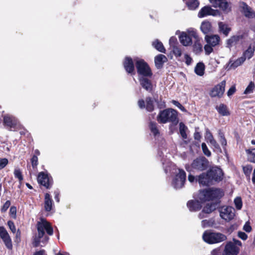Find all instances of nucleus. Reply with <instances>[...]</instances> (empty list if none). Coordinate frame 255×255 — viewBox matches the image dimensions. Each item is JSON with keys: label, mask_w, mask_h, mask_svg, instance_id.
<instances>
[{"label": "nucleus", "mask_w": 255, "mask_h": 255, "mask_svg": "<svg viewBox=\"0 0 255 255\" xmlns=\"http://www.w3.org/2000/svg\"><path fill=\"white\" fill-rule=\"evenodd\" d=\"M211 255H225L221 250L218 248L214 249L211 253Z\"/></svg>", "instance_id": "5fc2aeb1"}, {"label": "nucleus", "mask_w": 255, "mask_h": 255, "mask_svg": "<svg viewBox=\"0 0 255 255\" xmlns=\"http://www.w3.org/2000/svg\"><path fill=\"white\" fill-rule=\"evenodd\" d=\"M14 242L17 244H19L21 242V232L19 229H18L16 232Z\"/></svg>", "instance_id": "4d7b16f0"}, {"label": "nucleus", "mask_w": 255, "mask_h": 255, "mask_svg": "<svg viewBox=\"0 0 255 255\" xmlns=\"http://www.w3.org/2000/svg\"><path fill=\"white\" fill-rule=\"evenodd\" d=\"M8 160L6 158H0V170L4 168L8 164Z\"/></svg>", "instance_id": "864d4df0"}, {"label": "nucleus", "mask_w": 255, "mask_h": 255, "mask_svg": "<svg viewBox=\"0 0 255 255\" xmlns=\"http://www.w3.org/2000/svg\"><path fill=\"white\" fill-rule=\"evenodd\" d=\"M187 129V127L183 123L181 122L179 124L180 133L183 139H186L187 138V135L186 132Z\"/></svg>", "instance_id": "c9c22d12"}, {"label": "nucleus", "mask_w": 255, "mask_h": 255, "mask_svg": "<svg viewBox=\"0 0 255 255\" xmlns=\"http://www.w3.org/2000/svg\"><path fill=\"white\" fill-rule=\"evenodd\" d=\"M170 113H159L157 117V121L160 124H165L169 122V116Z\"/></svg>", "instance_id": "c85d7f7f"}, {"label": "nucleus", "mask_w": 255, "mask_h": 255, "mask_svg": "<svg viewBox=\"0 0 255 255\" xmlns=\"http://www.w3.org/2000/svg\"><path fill=\"white\" fill-rule=\"evenodd\" d=\"M188 33L182 32L179 37L180 43L184 46H188L192 44L191 37L198 38V36L195 31H188Z\"/></svg>", "instance_id": "6e6552de"}, {"label": "nucleus", "mask_w": 255, "mask_h": 255, "mask_svg": "<svg viewBox=\"0 0 255 255\" xmlns=\"http://www.w3.org/2000/svg\"><path fill=\"white\" fill-rule=\"evenodd\" d=\"M149 127L151 132L155 137L159 134V131L155 122H150L149 123Z\"/></svg>", "instance_id": "473e14b6"}, {"label": "nucleus", "mask_w": 255, "mask_h": 255, "mask_svg": "<svg viewBox=\"0 0 255 255\" xmlns=\"http://www.w3.org/2000/svg\"><path fill=\"white\" fill-rule=\"evenodd\" d=\"M37 181L40 185L47 189H50L53 184L52 177L44 172L39 173L37 176Z\"/></svg>", "instance_id": "9b49d317"}, {"label": "nucleus", "mask_w": 255, "mask_h": 255, "mask_svg": "<svg viewBox=\"0 0 255 255\" xmlns=\"http://www.w3.org/2000/svg\"><path fill=\"white\" fill-rule=\"evenodd\" d=\"M225 86L226 81L223 80L210 90L209 93L210 96L211 97H222L225 92Z\"/></svg>", "instance_id": "f8f14e48"}, {"label": "nucleus", "mask_w": 255, "mask_h": 255, "mask_svg": "<svg viewBox=\"0 0 255 255\" xmlns=\"http://www.w3.org/2000/svg\"><path fill=\"white\" fill-rule=\"evenodd\" d=\"M213 6L216 8L219 7L222 10L228 12L231 10L229 4L226 0H209Z\"/></svg>", "instance_id": "dca6fc26"}, {"label": "nucleus", "mask_w": 255, "mask_h": 255, "mask_svg": "<svg viewBox=\"0 0 255 255\" xmlns=\"http://www.w3.org/2000/svg\"><path fill=\"white\" fill-rule=\"evenodd\" d=\"M124 66L126 71L131 73L134 71V65L132 60L130 57H126L124 62Z\"/></svg>", "instance_id": "4be33fe9"}, {"label": "nucleus", "mask_w": 255, "mask_h": 255, "mask_svg": "<svg viewBox=\"0 0 255 255\" xmlns=\"http://www.w3.org/2000/svg\"><path fill=\"white\" fill-rule=\"evenodd\" d=\"M205 40L208 44L215 47L219 45L220 37L217 34L206 35Z\"/></svg>", "instance_id": "6ab92c4d"}, {"label": "nucleus", "mask_w": 255, "mask_h": 255, "mask_svg": "<svg viewBox=\"0 0 255 255\" xmlns=\"http://www.w3.org/2000/svg\"><path fill=\"white\" fill-rule=\"evenodd\" d=\"M255 51V45L250 44L248 49L244 52L242 57H244L245 60L246 59H250L254 56Z\"/></svg>", "instance_id": "b1692460"}, {"label": "nucleus", "mask_w": 255, "mask_h": 255, "mask_svg": "<svg viewBox=\"0 0 255 255\" xmlns=\"http://www.w3.org/2000/svg\"><path fill=\"white\" fill-rule=\"evenodd\" d=\"M176 41H177L176 38L175 37L172 36V37H170V38L169 39V44L171 46H173V47H174V46H175V44Z\"/></svg>", "instance_id": "69168bd1"}, {"label": "nucleus", "mask_w": 255, "mask_h": 255, "mask_svg": "<svg viewBox=\"0 0 255 255\" xmlns=\"http://www.w3.org/2000/svg\"><path fill=\"white\" fill-rule=\"evenodd\" d=\"M36 227L38 235L34 238L32 242L33 246L35 248L39 246L40 243L41 242V239L45 235L44 230L49 236H51L53 234V229L51 225L45 219L41 218L40 222H37Z\"/></svg>", "instance_id": "7ed1b4c3"}, {"label": "nucleus", "mask_w": 255, "mask_h": 255, "mask_svg": "<svg viewBox=\"0 0 255 255\" xmlns=\"http://www.w3.org/2000/svg\"><path fill=\"white\" fill-rule=\"evenodd\" d=\"M188 179L190 182L193 183L195 180H196V177H195L193 175L190 174L188 175Z\"/></svg>", "instance_id": "338daca9"}, {"label": "nucleus", "mask_w": 255, "mask_h": 255, "mask_svg": "<svg viewBox=\"0 0 255 255\" xmlns=\"http://www.w3.org/2000/svg\"><path fill=\"white\" fill-rule=\"evenodd\" d=\"M219 135H220V141L222 145L223 146V147L224 148V149L225 150V147L227 145V143L226 139L223 133L220 132V133H219Z\"/></svg>", "instance_id": "de8ad7c7"}, {"label": "nucleus", "mask_w": 255, "mask_h": 255, "mask_svg": "<svg viewBox=\"0 0 255 255\" xmlns=\"http://www.w3.org/2000/svg\"><path fill=\"white\" fill-rule=\"evenodd\" d=\"M205 66L203 63H198L196 66L194 71L195 73L200 76H202L204 74Z\"/></svg>", "instance_id": "2f4dec72"}, {"label": "nucleus", "mask_w": 255, "mask_h": 255, "mask_svg": "<svg viewBox=\"0 0 255 255\" xmlns=\"http://www.w3.org/2000/svg\"><path fill=\"white\" fill-rule=\"evenodd\" d=\"M246 152L249 155L250 161L255 163V148L247 149Z\"/></svg>", "instance_id": "ea45409f"}, {"label": "nucleus", "mask_w": 255, "mask_h": 255, "mask_svg": "<svg viewBox=\"0 0 255 255\" xmlns=\"http://www.w3.org/2000/svg\"><path fill=\"white\" fill-rule=\"evenodd\" d=\"M33 255H46L45 251L44 250H41L39 251L35 252Z\"/></svg>", "instance_id": "774afa93"}, {"label": "nucleus", "mask_w": 255, "mask_h": 255, "mask_svg": "<svg viewBox=\"0 0 255 255\" xmlns=\"http://www.w3.org/2000/svg\"><path fill=\"white\" fill-rule=\"evenodd\" d=\"M238 236L243 240H246L248 239V235L243 232L239 231L238 233Z\"/></svg>", "instance_id": "bf43d9fd"}, {"label": "nucleus", "mask_w": 255, "mask_h": 255, "mask_svg": "<svg viewBox=\"0 0 255 255\" xmlns=\"http://www.w3.org/2000/svg\"><path fill=\"white\" fill-rule=\"evenodd\" d=\"M252 169H253L252 166L250 165H248L246 166L243 167L244 173L247 176H249V177L250 176V175L252 172Z\"/></svg>", "instance_id": "37998d69"}, {"label": "nucleus", "mask_w": 255, "mask_h": 255, "mask_svg": "<svg viewBox=\"0 0 255 255\" xmlns=\"http://www.w3.org/2000/svg\"><path fill=\"white\" fill-rule=\"evenodd\" d=\"M146 108L149 110H152L153 109V101L150 97L146 98Z\"/></svg>", "instance_id": "09e8293b"}, {"label": "nucleus", "mask_w": 255, "mask_h": 255, "mask_svg": "<svg viewBox=\"0 0 255 255\" xmlns=\"http://www.w3.org/2000/svg\"><path fill=\"white\" fill-rule=\"evenodd\" d=\"M240 7L242 9V12L246 17L253 18L255 16V13L252 8L249 6L246 3L242 2L240 4Z\"/></svg>", "instance_id": "412c9836"}, {"label": "nucleus", "mask_w": 255, "mask_h": 255, "mask_svg": "<svg viewBox=\"0 0 255 255\" xmlns=\"http://www.w3.org/2000/svg\"><path fill=\"white\" fill-rule=\"evenodd\" d=\"M243 230L247 233H250L252 230V228L250 225L249 221L247 222L243 227Z\"/></svg>", "instance_id": "6e6d98bb"}, {"label": "nucleus", "mask_w": 255, "mask_h": 255, "mask_svg": "<svg viewBox=\"0 0 255 255\" xmlns=\"http://www.w3.org/2000/svg\"><path fill=\"white\" fill-rule=\"evenodd\" d=\"M208 139L209 140V141L210 142V143L217 149H219L221 150V148H220V145H219V144L217 143V142L216 141V140L213 137V136L212 135V134L210 133H209V136L208 137Z\"/></svg>", "instance_id": "58836bf2"}, {"label": "nucleus", "mask_w": 255, "mask_h": 255, "mask_svg": "<svg viewBox=\"0 0 255 255\" xmlns=\"http://www.w3.org/2000/svg\"><path fill=\"white\" fill-rule=\"evenodd\" d=\"M221 199L219 200H214L210 203H208L204 206L202 212L205 214H211L217 209H219Z\"/></svg>", "instance_id": "4468645a"}, {"label": "nucleus", "mask_w": 255, "mask_h": 255, "mask_svg": "<svg viewBox=\"0 0 255 255\" xmlns=\"http://www.w3.org/2000/svg\"><path fill=\"white\" fill-rule=\"evenodd\" d=\"M172 103L176 107H177L179 110L181 111H184V107L178 102L176 101L173 100Z\"/></svg>", "instance_id": "0e129e2a"}, {"label": "nucleus", "mask_w": 255, "mask_h": 255, "mask_svg": "<svg viewBox=\"0 0 255 255\" xmlns=\"http://www.w3.org/2000/svg\"><path fill=\"white\" fill-rule=\"evenodd\" d=\"M186 4L189 9L194 10L199 6V2L198 0H188L186 1Z\"/></svg>", "instance_id": "72a5a7b5"}, {"label": "nucleus", "mask_w": 255, "mask_h": 255, "mask_svg": "<svg viewBox=\"0 0 255 255\" xmlns=\"http://www.w3.org/2000/svg\"><path fill=\"white\" fill-rule=\"evenodd\" d=\"M166 57L162 54H158L154 58V62L156 67L157 68H160L163 64L167 61Z\"/></svg>", "instance_id": "393cba45"}, {"label": "nucleus", "mask_w": 255, "mask_h": 255, "mask_svg": "<svg viewBox=\"0 0 255 255\" xmlns=\"http://www.w3.org/2000/svg\"><path fill=\"white\" fill-rule=\"evenodd\" d=\"M196 39V41L193 45V50L196 54H199L202 51V45L198 40V38Z\"/></svg>", "instance_id": "e433bc0d"}, {"label": "nucleus", "mask_w": 255, "mask_h": 255, "mask_svg": "<svg viewBox=\"0 0 255 255\" xmlns=\"http://www.w3.org/2000/svg\"><path fill=\"white\" fill-rule=\"evenodd\" d=\"M236 91V88L234 86L231 87L227 92V95L229 97L233 95Z\"/></svg>", "instance_id": "e2e57ef3"}, {"label": "nucleus", "mask_w": 255, "mask_h": 255, "mask_svg": "<svg viewBox=\"0 0 255 255\" xmlns=\"http://www.w3.org/2000/svg\"><path fill=\"white\" fill-rule=\"evenodd\" d=\"M171 115L169 116V122H172L175 125H177L179 120L178 119V113H171Z\"/></svg>", "instance_id": "4c0bfd02"}, {"label": "nucleus", "mask_w": 255, "mask_h": 255, "mask_svg": "<svg viewBox=\"0 0 255 255\" xmlns=\"http://www.w3.org/2000/svg\"><path fill=\"white\" fill-rule=\"evenodd\" d=\"M240 249L230 241L226 244L223 253L225 255H238Z\"/></svg>", "instance_id": "2eb2a0df"}, {"label": "nucleus", "mask_w": 255, "mask_h": 255, "mask_svg": "<svg viewBox=\"0 0 255 255\" xmlns=\"http://www.w3.org/2000/svg\"><path fill=\"white\" fill-rule=\"evenodd\" d=\"M53 204V201L50 194L49 193H46L44 195V207L45 211H51L52 209Z\"/></svg>", "instance_id": "aec40b11"}, {"label": "nucleus", "mask_w": 255, "mask_h": 255, "mask_svg": "<svg viewBox=\"0 0 255 255\" xmlns=\"http://www.w3.org/2000/svg\"><path fill=\"white\" fill-rule=\"evenodd\" d=\"M242 38L240 35H235L231 37L227 40V44L228 47L230 48L237 44L239 41Z\"/></svg>", "instance_id": "bb28decb"}, {"label": "nucleus", "mask_w": 255, "mask_h": 255, "mask_svg": "<svg viewBox=\"0 0 255 255\" xmlns=\"http://www.w3.org/2000/svg\"><path fill=\"white\" fill-rule=\"evenodd\" d=\"M201 30L206 35L209 33L212 32V26L210 22L205 20L202 22L200 26Z\"/></svg>", "instance_id": "5701e85b"}, {"label": "nucleus", "mask_w": 255, "mask_h": 255, "mask_svg": "<svg viewBox=\"0 0 255 255\" xmlns=\"http://www.w3.org/2000/svg\"><path fill=\"white\" fill-rule=\"evenodd\" d=\"M235 207L237 210H241L243 206L242 198L240 197H237L234 199Z\"/></svg>", "instance_id": "a19ab883"}, {"label": "nucleus", "mask_w": 255, "mask_h": 255, "mask_svg": "<svg viewBox=\"0 0 255 255\" xmlns=\"http://www.w3.org/2000/svg\"><path fill=\"white\" fill-rule=\"evenodd\" d=\"M224 173L220 167L210 166L205 172L196 176V182L200 185L209 187L219 183L223 179Z\"/></svg>", "instance_id": "f257e3e1"}, {"label": "nucleus", "mask_w": 255, "mask_h": 255, "mask_svg": "<svg viewBox=\"0 0 255 255\" xmlns=\"http://www.w3.org/2000/svg\"><path fill=\"white\" fill-rule=\"evenodd\" d=\"M224 195V192L220 188H209L199 191L197 198L201 203L214 201L221 199Z\"/></svg>", "instance_id": "f03ea898"}, {"label": "nucleus", "mask_w": 255, "mask_h": 255, "mask_svg": "<svg viewBox=\"0 0 255 255\" xmlns=\"http://www.w3.org/2000/svg\"><path fill=\"white\" fill-rule=\"evenodd\" d=\"M184 57L185 59V63L187 65H189L191 64L192 61V58L187 54H185Z\"/></svg>", "instance_id": "680f3d73"}, {"label": "nucleus", "mask_w": 255, "mask_h": 255, "mask_svg": "<svg viewBox=\"0 0 255 255\" xmlns=\"http://www.w3.org/2000/svg\"><path fill=\"white\" fill-rule=\"evenodd\" d=\"M213 46H212L211 45L207 43V44L204 46L205 54L206 55H209L211 53H212L213 51Z\"/></svg>", "instance_id": "49530a36"}, {"label": "nucleus", "mask_w": 255, "mask_h": 255, "mask_svg": "<svg viewBox=\"0 0 255 255\" xmlns=\"http://www.w3.org/2000/svg\"><path fill=\"white\" fill-rule=\"evenodd\" d=\"M135 65L139 74L145 77H150L152 75V72L150 68L143 60H135Z\"/></svg>", "instance_id": "9d476101"}, {"label": "nucleus", "mask_w": 255, "mask_h": 255, "mask_svg": "<svg viewBox=\"0 0 255 255\" xmlns=\"http://www.w3.org/2000/svg\"><path fill=\"white\" fill-rule=\"evenodd\" d=\"M15 178L18 180L20 184H21L23 180V176L21 170L19 168H15L13 171Z\"/></svg>", "instance_id": "f704fd0d"}, {"label": "nucleus", "mask_w": 255, "mask_h": 255, "mask_svg": "<svg viewBox=\"0 0 255 255\" xmlns=\"http://www.w3.org/2000/svg\"><path fill=\"white\" fill-rule=\"evenodd\" d=\"M0 238L8 250L12 249L13 246L11 238L5 228L3 226H0Z\"/></svg>", "instance_id": "ddd939ff"}, {"label": "nucleus", "mask_w": 255, "mask_h": 255, "mask_svg": "<svg viewBox=\"0 0 255 255\" xmlns=\"http://www.w3.org/2000/svg\"><path fill=\"white\" fill-rule=\"evenodd\" d=\"M220 216L227 222L233 220L235 216V210L231 206H223L219 209Z\"/></svg>", "instance_id": "1a4fd4ad"}, {"label": "nucleus", "mask_w": 255, "mask_h": 255, "mask_svg": "<svg viewBox=\"0 0 255 255\" xmlns=\"http://www.w3.org/2000/svg\"><path fill=\"white\" fill-rule=\"evenodd\" d=\"M187 207L191 212H196L200 210L202 207V203L199 200H190L187 203Z\"/></svg>", "instance_id": "f3484780"}, {"label": "nucleus", "mask_w": 255, "mask_h": 255, "mask_svg": "<svg viewBox=\"0 0 255 255\" xmlns=\"http://www.w3.org/2000/svg\"><path fill=\"white\" fill-rule=\"evenodd\" d=\"M173 52L176 57H180L182 55V51L178 47L174 46L173 47Z\"/></svg>", "instance_id": "8fccbe9b"}, {"label": "nucleus", "mask_w": 255, "mask_h": 255, "mask_svg": "<svg viewBox=\"0 0 255 255\" xmlns=\"http://www.w3.org/2000/svg\"><path fill=\"white\" fill-rule=\"evenodd\" d=\"M218 11L211 8L209 6H205L202 8L198 12V16L202 18L208 15H215Z\"/></svg>", "instance_id": "a211bd4d"}, {"label": "nucleus", "mask_w": 255, "mask_h": 255, "mask_svg": "<svg viewBox=\"0 0 255 255\" xmlns=\"http://www.w3.org/2000/svg\"><path fill=\"white\" fill-rule=\"evenodd\" d=\"M218 26L219 32L223 33L226 36H228L231 30V28L228 25L223 22H219L218 23Z\"/></svg>", "instance_id": "cd10ccee"}, {"label": "nucleus", "mask_w": 255, "mask_h": 255, "mask_svg": "<svg viewBox=\"0 0 255 255\" xmlns=\"http://www.w3.org/2000/svg\"><path fill=\"white\" fill-rule=\"evenodd\" d=\"M152 45L158 51L165 53L166 50L162 43L158 39L154 40L152 43Z\"/></svg>", "instance_id": "c756f323"}, {"label": "nucleus", "mask_w": 255, "mask_h": 255, "mask_svg": "<svg viewBox=\"0 0 255 255\" xmlns=\"http://www.w3.org/2000/svg\"><path fill=\"white\" fill-rule=\"evenodd\" d=\"M245 61L244 57L242 56L238 58L236 60L232 62V61H230L228 66L230 68H236L238 66L241 65Z\"/></svg>", "instance_id": "7c9ffc66"}, {"label": "nucleus", "mask_w": 255, "mask_h": 255, "mask_svg": "<svg viewBox=\"0 0 255 255\" xmlns=\"http://www.w3.org/2000/svg\"><path fill=\"white\" fill-rule=\"evenodd\" d=\"M217 110L218 112H226L227 109L226 105L221 104L217 107Z\"/></svg>", "instance_id": "052dcab7"}, {"label": "nucleus", "mask_w": 255, "mask_h": 255, "mask_svg": "<svg viewBox=\"0 0 255 255\" xmlns=\"http://www.w3.org/2000/svg\"><path fill=\"white\" fill-rule=\"evenodd\" d=\"M255 87V85L254 82H251L248 87L246 88L244 94H248L253 92V90Z\"/></svg>", "instance_id": "79ce46f5"}, {"label": "nucleus", "mask_w": 255, "mask_h": 255, "mask_svg": "<svg viewBox=\"0 0 255 255\" xmlns=\"http://www.w3.org/2000/svg\"><path fill=\"white\" fill-rule=\"evenodd\" d=\"M210 166L208 159L203 156H201L194 159L190 165L186 164L185 168L188 172H200L207 170Z\"/></svg>", "instance_id": "20e7f679"}, {"label": "nucleus", "mask_w": 255, "mask_h": 255, "mask_svg": "<svg viewBox=\"0 0 255 255\" xmlns=\"http://www.w3.org/2000/svg\"><path fill=\"white\" fill-rule=\"evenodd\" d=\"M9 215L11 217L14 219L16 218V208L15 206H11L9 210Z\"/></svg>", "instance_id": "3c124183"}, {"label": "nucleus", "mask_w": 255, "mask_h": 255, "mask_svg": "<svg viewBox=\"0 0 255 255\" xmlns=\"http://www.w3.org/2000/svg\"><path fill=\"white\" fill-rule=\"evenodd\" d=\"M202 238L205 242L210 245L219 243L227 239L225 235L212 230L205 231L203 234Z\"/></svg>", "instance_id": "423d86ee"}, {"label": "nucleus", "mask_w": 255, "mask_h": 255, "mask_svg": "<svg viewBox=\"0 0 255 255\" xmlns=\"http://www.w3.org/2000/svg\"><path fill=\"white\" fill-rule=\"evenodd\" d=\"M139 82L142 87L146 91L151 92L152 89V85L149 80L147 78L142 77L139 79Z\"/></svg>", "instance_id": "a878e982"}, {"label": "nucleus", "mask_w": 255, "mask_h": 255, "mask_svg": "<svg viewBox=\"0 0 255 255\" xmlns=\"http://www.w3.org/2000/svg\"><path fill=\"white\" fill-rule=\"evenodd\" d=\"M10 205V202L9 200L6 201L3 205L1 208V212H5Z\"/></svg>", "instance_id": "13d9d810"}, {"label": "nucleus", "mask_w": 255, "mask_h": 255, "mask_svg": "<svg viewBox=\"0 0 255 255\" xmlns=\"http://www.w3.org/2000/svg\"><path fill=\"white\" fill-rule=\"evenodd\" d=\"M178 171V173L175 175L172 183L173 186L176 189L184 187L186 180V173L185 171L179 168Z\"/></svg>", "instance_id": "0eeeda50"}, {"label": "nucleus", "mask_w": 255, "mask_h": 255, "mask_svg": "<svg viewBox=\"0 0 255 255\" xmlns=\"http://www.w3.org/2000/svg\"><path fill=\"white\" fill-rule=\"evenodd\" d=\"M7 224L11 232L15 233L16 230L14 222L11 220H9L7 221Z\"/></svg>", "instance_id": "603ef678"}, {"label": "nucleus", "mask_w": 255, "mask_h": 255, "mask_svg": "<svg viewBox=\"0 0 255 255\" xmlns=\"http://www.w3.org/2000/svg\"><path fill=\"white\" fill-rule=\"evenodd\" d=\"M202 149L204 154L207 156H210L211 155V153L210 150L208 149L206 143L205 142H203L201 144Z\"/></svg>", "instance_id": "c03bdc74"}, {"label": "nucleus", "mask_w": 255, "mask_h": 255, "mask_svg": "<svg viewBox=\"0 0 255 255\" xmlns=\"http://www.w3.org/2000/svg\"><path fill=\"white\" fill-rule=\"evenodd\" d=\"M30 161L32 168L33 169L36 168L38 163V157H36V155H32Z\"/></svg>", "instance_id": "a18cd8bd"}, {"label": "nucleus", "mask_w": 255, "mask_h": 255, "mask_svg": "<svg viewBox=\"0 0 255 255\" xmlns=\"http://www.w3.org/2000/svg\"><path fill=\"white\" fill-rule=\"evenodd\" d=\"M4 127L9 131H17L23 128L19 120L14 116L6 114L2 116Z\"/></svg>", "instance_id": "39448f33"}]
</instances>
